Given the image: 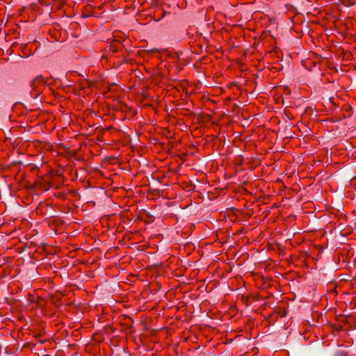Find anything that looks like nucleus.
<instances>
[{
	"label": "nucleus",
	"instance_id": "nucleus-1",
	"mask_svg": "<svg viewBox=\"0 0 356 356\" xmlns=\"http://www.w3.org/2000/svg\"><path fill=\"white\" fill-rule=\"evenodd\" d=\"M44 83V79L42 76H38L34 79L32 85L33 88H37L40 84Z\"/></svg>",
	"mask_w": 356,
	"mask_h": 356
},
{
	"label": "nucleus",
	"instance_id": "nucleus-2",
	"mask_svg": "<svg viewBox=\"0 0 356 356\" xmlns=\"http://www.w3.org/2000/svg\"><path fill=\"white\" fill-rule=\"evenodd\" d=\"M342 3L346 6H352L356 4V0H342Z\"/></svg>",
	"mask_w": 356,
	"mask_h": 356
}]
</instances>
